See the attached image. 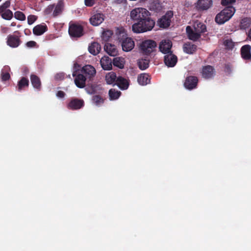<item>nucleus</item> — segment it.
<instances>
[{"label":"nucleus","instance_id":"obj_1","mask_svg":"<svg viewBox=\"0 0 251 251\" xmlns=\"http://www.w3.org/2000/svg\"><path fill=\"white\" fill-rule=\"evenodd\" d=\"M186 30L189 39L197 41L200 38L201 34L206 31V27L203 23L196 21L194 22L193 26H187Z\"/></svg>","mask_w":251,"mask_h":251},{"label":"nucleus","instance_id":"obj_2","mask_svg":"<svg viewBox=\"0 0 251 251\" xmlns=\"http://www.w3.org/2000/svg\"><path fill=\"white\" fill-rule=\"evenodd\" d=\"M154 25L155 21L149 16L134 23L132 26V29L134 33H143L151 30Z\"/></svg>","mask_w":251,"mask_h":251},{"label":"nucleus","instance_id":"obj_3","mask_svg":"<svg viewBox=\"0 0 251 251\" xmlns=\"http://www.w3.org/2000/svg\"><path fill=\"white\" fill-rule=\"evenodd\" d=\"M232 6H227L218 13L215 17V22L219 24H223L228 21L235 13Z\"/></svg>","mask_w":251,"mask_h":251},{"label":"nucleus","instance_id":"obj_4","mask_svg":"<svg viewBox=\"0 0 251 251\" xmlns=\"http://www.w3.org/2000/svg\"><path fill=\"white\" fill-rule=\"evenodd\" d=\"M149 16H150L149 11L146 8L142 7L135 8L130 13L131 19L138 22Z\"/></svg>","mask_w":251,"mask_h":251},{"label":"nucleus","instance_id":"obj_5","mask_svg":"<svg viewBox=\"0 0 251 251\" xmlns=\"http://www.w3.org/2000/svg\"><path fill=\"white\" fill-rule=\"evenodd\" d=\"M69 33L72 37H80L83 34V27L79 24L70 23L69 27Z\"/></svg>","mask_w":251,"mask_h":251},{"label":"nucleus","instance_id":"obj_6","mask_svg":"<svg viewBox=\"0 0 251 251\" xmlns=\"http://www.w3.org/2000/svg\"><path fill=\"white\" fill-rule=\"evenodd\" d=\"M156 46V43L154 41L148 40L143 41L140 45V49L145 54H149L153 51Z\"/></svg>","mask_w":251,"mask_h":251},{"label":"nucleus","instance_id":"obj_7","mask_svg":"<svg viewBox=\"0 0 251 251\" xmlns=\"http://www.w3.org/2000/svg\"><path fill=\"white\" fill-rule=\"evenodd\" d=\"M81 72L90 80L92 79L96 74V69L91 65L84 66L81 70Z\"/></svg>","mask_w":251,"mask_h":251},{"label":"nucleus","instance_id":"obj_8","mask_svg":"<svg viewBox=\"0 0 251 251\" xmlns=\"http://www.w3.org/2000/svg\"><path fill=\"white\" fill-rule=\"evenodd\" d=\"M73 76L75 77V83L77 87L78 88H82L85 86V81L88 79L85 75L82 74H80L77 72L76 71H74Z\"/></svg>","mask_w":251,"mask_h":251},{"label":"nucleus","instance_id":"obj_9","mask_svg":"<svg viewBox=\"0 0 251 251\" xmlns=\"http://www.w3.org/2000/svg\"><path fill=\"white\" fill-rule=\"evenodd\" d=\"M164 63L165 65L168 67H174L177 61V58L176 55L171 52L164 55Z\"/></svg>","mask_w":251,"mask_h":251},{"label":"nucleus","instance_id":"obj_10","mask_svg":"<svg viewBox=\"0 0 251 251\" xmlns=\"http://www.w3.org/2000/svg\"><path fill=\"white\" fill-rule=\"evenodd\" d=\"M172 47V42L169 40H162L159 45L160 51L165 55L172 52L171 48Z\"/></svg>","mask_w":251,"mask_h":251},{"label":"nucleus","instance_id":"obj_11","mask_svg":"<svg viewBox=\"0 0 251 251\" xmlns=\"http://www.w3.org/2000/svg\"><path fill=\"white\" fill-rule=\"evenodd\" d=\"M105 16L101 13H96L92 15L89 19L90 24L93 26H98L104 20Z\"/></svg>","mask_w":251,"mask_h":251},{"label":"nucleus","instance_id":"obj_12","mask_svg":"<svg viewBox=\"0 0 251 251\" xmlns=\"http://www.w3.org/2000/svg\"><path fill=\"white\" fill-rule=\"evenodd\" d=\"M173 16L172 12H168L165 15L163 16L158 21V25L163 28L168 27L170 25L171 18Z\"/></svg>","mask_w":251,"mask_h":251},{"label":"nucleus","instance_id":"obj_13","mask_svg":"<svg viewBox=\"0 0 251 251\" xmlns=\"http://www.w3.org/2000/svg\"><path fill=\"white\" fill-rule=\"evenodd\" d=\"M198 81L197 77L190 76L186 78L184 85L187 89L192 90L196 87Z\"/></svg>","mask_w":251,"mask_h":251},{"label":"nucleus","instance_id":"obj_14","mask_svg":"<svg viewBox=\"0 0 251 251\" xmlns=\"http://www.w3.org/2000/svg\"><path fill=\"white\" fill-rule=\"evenodd\" d=\"M134 42L131 38H126L122 43L123 50L125 51H129L134 47Z\"/></svg>","mask_w":251,"mask_h":251},{"label":"nucleus","instance_id":"obj_15","mask_svg":"<svg viewBox=\"0 0 251 251\" xmlns=\"http://www.w3.org/2000/svg\"><path fill=\"white\" fill-rule=\"evenodd\" d=\"M21 43L20 38L14 35H9L7 37V44L11 48H17Z\"/></svg>","mask_w":251,"mask_h":251},{"label":"nucleus","instance_id":"obj_16","mask_svg":"<svg viewBox=\"0 0 251 251\" xmlns=\"http://www.w3.org/2000/svg\"><path fill=\"white\" fill-rule=\"evenodd\" d=\"M212 5V0H199L196 6L200 10H205L209 9Z\"/></svg>","mask_w":251,"mask_h":251},{"label":"nucleus","instance_id":"obj_17","mask_svg":"<svg viewBox=\"0 0 251 251\" xmlns=\"http://www.w3.org/2000/svg\"><path fill=\"white\" fill-rule=\"evenodd\" d=\"M100 65L103 69L109 70L112 69V61L108 56H103L100 59Z\"/></svg>","mask_w":251,"mask_h":251},{"label":"nucleus","instance_id":"obj_18","mask_svg":"<svg viewBox=\"0 0 251 251\" xmlns=\"http://www.w3.org/2000/svg\"><path fill=\"white\" fill-rule=\"evenodd\" d=\"M83 105V101L82 100L76 99L72 100L68 104V107L73 110L78 109L81 108Z\"/></svg>","mask_w":251,"mask_h":251},{"label":"nucleus","instance_id":"obj_19","mask_svg":"<svg viewBox=\"0 0 251 251\" xmlns=\"http://www.w3.org/2000/svg\"><path fill=\"white\" fill-rule=\"evenodd\" d=\"M251 47L249 45L243 46L241 50V55L243 59L249 60L251 59Z\"/></svg>","mask_w":251,"mask_h":251},{"label":"nucleus","instance_id":"obj_20","mask_svg":"<svg viewBox=\"0 0 251 251\" xmlns=\"http://www.w3.org/2000/svg\"><path fill=\"white\" fill-rule=\"evenodd\" d=\"M214 72L213 67L211 66H206L203 68L202 75L206 79L210 78L214 76Z\"/></svg>","mask_w":251,"mask_h":251},{"label":"nucleus","instance_id":"obj_21","mask_svg":"<svg viewBox=\"0 0 251 251\" xmlns=\"http://www.w3.org/2000/svg\"><path fill=\"white\" fill-rule=\"evenodd\" d=\"M64 7V4L62 0H59L57 3L54 6V10L52 13L53 17H56L62 13Z\"/></svg>","mask_w":251,"mask_h":251},{"label":"nucleus","instance_id":"obj_22","mask_svg":"<svg viewBox=\"0 0 251 251\" xmlns=\"http://www.w3.org/2000/svg\"><path fill=\"white\" fill-rule=\"evenodd\" d=\"M104 50L111 56H115L118 54V50L115 45L107 43L104 46Z\"/></svg>","mask_w":251,"mask_h":251},{"label":"nucleus","instance_id":"obj_23","mask_svg":"<svg viewBox=\"0 0 251 251\" xmlns=\"http://www.w3.org/2000/svg\"><path fill=\"white\" fill-rule=\"evenodd\" d=\"M100 46L99 43L94 42L89 46L88 50L90 53L95 55L100 52Z\"/></svg>","mask_w":251,"mask_h":251},{"label":"nucleus","instance_id":"obj_24","mask_svg":"<svg viewBox=\"0 0 251 251\" xmlns=\"http://www.w3.org/2000/svg\"><path fill=\"white\" fill-rule=\"evenodd\" d=\"M30 80L33 87L38 90H40L41 89V83L39 77L36 75H30Z\"/></svg>","mask_w":251,"mask_h":251},{"label":"nucleus","instance_id":"obj_25","mask_svg":"<svg viewBox=\"0 0 251 251\" xmlns=\"http://www.w3.org/2000/svg\"><path fill=\"white\" fill-rule=\"evenodd\" d=\"M117 77L114 72H111L106 75L105 80L108 84H116Z\"/></svg>","mask_w":251,"mask_h":251},{"label":"nucleus","instance_id":"obj_26","mask_svg":"<svg viewBox=\"0 0 251 251\" xmlns=\"http://www.w3.org/2000/svg\"><path fill=\"white\" fill-rule=\"evenodd\" d=\"M47 27L45 25H38L33 29V33L36 35H41L47 30Z\"/></svg>","mask_w":251,"mask_h":251},{"label":"nucleus","instance_id":"obj_27","mask_svg":"<svg viewBox=\"0 0 251 251\" xmlns=\"http://www.w3.org/2000/svg\"><path fill=\"white\" fill-rule=\"evenodd\" d=\"M116 84L122 89H126L128 86V83L127 80L122 76L117 77Z\"/></svg>","mask_w":251,"mask_h":251},{"label":"nucleus","instance_id":"obj_28","mask_svg":"<svg viewBox=\"0 0 251 251\" xmlns=\"http://www.w3.org/2000/svg\"><path fill=\"white\" fill-rule=\"evenodd\" d=\"M138 82L140 85H147L150 82L149 75L147 74H143L140 75L138 77Z\"/></svg>","mask_w":251,"mask_h":251},{"label":"nucleus","instance_id":"obj_29","mask_svg":"<svg viewBox=\"0 0 251 251\" xmlns=\"http://www.w3.org/2000/svg\"><path fill=\"white\" fill-rule=\"evenodd\" d=\"M196 50V46L191 43H185L183 46V50L187 53H193Z\"/></svg>","mask_w":251,"mask_h":251},{"label":"nucleus","instance_id":"obj_30","mask_svg":"<svg viewBox=\"0 0 251 251\" xmlns=\"http://www.w3.org/2000/svg\"><path fill=\"white\" fill-rule=\"evenodd\" d=\"M9 67L8 66H5L1 70V77L2 81H6L8 80L10 75L8 71L9 70Z\"/></svg>","mask_w":251,"mask_h":251},{"label":"nucleus","instance_id":"obj_31","mask_svg":"<svg viewBox=\"0 0 251 251\" xmlns=\"http://www.w3.org/2000/svg\"><path fill=\"white\" fill-rule=\"evenodd\" d=\"M113 63L115 66L123 69L125 64L124 59L121 57H116L113 59Z\"/></svg>","mask_w":251,"mask_h":251},{"label":"nucleus","instance_id":"obj_32","mask_svg":"<svg viewBox=\"0 0 251 251\" xmlns=\"http://www.w3.org/2000/svg\"><path fill=\"white\" fill-rule=\"evenodd\" d=\"M29 85V81L28 79L25 77L22 78L19 81L18 84V90L21 91L25 87L28 86Z\"/></svg>","mask_w":251,"mask_h":251},{"label":"nucleus","instance_id":"obj_33","mask_svg":"<svg viewBox=\"0 0 251 251\" xmlns=\"http://www.w3.org/2000/svg\"><path fill=\"white\" fill-rule=\"evenodd\" d=\"M251 25V19L250 18H243L240 22V26L242 29H246Z\"/></svg>","mask_w":251,"mask_h":251},{"label":"nucleus","instance_id":"obj_34","mask_svg":"<svg viewBox=\"0 0 251 251\" xmlns=\"http://www.w3.org/2000/svg\"><path fill=\"white\" fill-rule=\"evenodd\" d=\"M149 60L147 59H139L138 62V64L139 68L141 70H144L146 69L149 67Z\"/></svg>","mask_w":251,"mask_h":251},{"label":"nucleus","instance_id":"obj_35","mask_svg":"<svg viewBox=\"0 0 251 251\" xmlns=\"http://www.w3.org/2000/svg\"><path fill=\"white\" fill-rule=\"evenodd\" d=\"M0 14H1V16L3 19L6 20H10L13 16V12L9 9Z\"/></svg>","mask_w":251,"mask_h":251},{"label":"nucleus","instance_id":"obj_36","mask_svg":"<svg viewBox=\"0 0 251 251\" xmlns=\"http://www.w3.org/2000/svg\"><path fill=\"white\" fill-rule=\"evenodd\" d=\"M121 92H119L118 91H116L114 89H110L109 91V95L110 100H116L117 99L120 95Z\"/></svg>","mask_w":251,"mask_h":251},{"label":"nucleus","instance_id":"obj_37","mask_svg":"<svg viewBox=\"0 0 251 251\" xmlns=\"http://www.w3.org/2000/svg\"><path fill=\"white\" fill-rule=\"evenodd\" d=\"M14 17L19 20L24 21L25 20V15L21 11H16L14 13Z\"/></svg>","mask_w":251,"mask_h":251},{"label":"nucleus","instance_id":"obj_38","mask_svg":"<svg viewBox=\"0 0 251 251\" xmlns=\"http://www.w3.org/2000/svg\"><path fill=\"white\" fill-rule=\"evenodd\" d=\"M93 102L96 105H100L103 102V100L100 96L96 95L93 97Z\"/></svg>","mask_w":251,"mask_h":251},{"label":"nucleus","instance_id":"obj_39","mask_svg":"<svg viewBox=\"0 0 251 251\" xmlns=\"http://www.w3.org/2000/svg\"><path fill=\"white\" fill-rule=\"evenodd\" d=\"M10 5V1L9 0L6 1L2 5L0 6V14L7 10L8 8Z\"/></svg>","mask_w":251,"mask_h":251},{"label":"nucleus","instance_id":"obj_40","mask_svg":"<svg viewBox=\"0 0 251 251\" xmlns=\"http://www.w3.org/2000/svg\"><path fill=\"white\" fill-rule=\"evenodd\" d=\"M54 5L51 4L49 5L45 10L44 12L46 14L49 15L51 13L53 10L54 9Z\"/></svg>","mask_w":251,"mask_h":251},{"label":"nucleus","instance_id":"obj_41","mask_svg":"<svg viewBox=\"0 0 251 251\" xmlns=\"http://www.w3.org/2000/svg\"><path fill=\"white\" fill-rule=\"evenodd\" d=\"M112 33L110 31L107 30L105 31L102 34V38L103 40L106 41L111 37Z\"/></svg>","mask_w":251,"mask_h":251},{"label":"nucleus","instance_id":"obj_42","mask_svg":"<svg viewBox=\"0 0 251 251\" xmlns=\"http://www.w3.org/2000/svg\"><path fill=\"white\" fill-rule=\"evenodd\" d=\"M224 45L229 49H231L234 46L233 42L230 40H226L225 41Z\"/></svg>","mask_w":251,"mask_h":251},{"label":"nucleus","instance_id":"obj_43","mask_svg":"<svg viewBox=\"0 0 251 251\" xmlns=\"http://www.w3.org/2000/svg\"><path fill=\"white\" fill-rule=\"evenodd\" d=\"M36 20V17L34 15H29L27 17V22L29 25H32Z\"/></svg>","mask_w":251,"mask_h":251},{"label":"nucleus","instance_id":"obj_44","mask_svg":"<svg viewBox=\"0 0 251 251\" xmlns=\"http://www.w3.org/2000/svg\"><path fill=\"white\" fill-rule=\"evenodd\" d=\"M235 0H222L221 3L224 5L232 4L234 2Z\"/></svg>","mask_w":251,"mask_h":251},{"label":"nucleus","instance_id":"obj_45","mask_svg":"<svg viewBox=\"0 0 251 251\" xmlns=\"http://www.w3.org/2000/svg\"><path fill=\"white\" fill-rule=\"evenodd\" d=\"M95 3V0H85V4L87 6H92Z\"/></svg>","mask_w":251,"mask_h":251},{"label":"nucleus","instance_id":"obj_46","mask_svg":"<svg viewBox=\"0 0 251 251\" xmlns=\"http://www.w3.org/2000/svg\"><path fill=\"white\" fill-rule=\"evenodd\" d=\"M36 44V43L35 41H30L29 42H27L26 44V45L28 48H32L35 46Z\"/></svg>","mask_w":251,"mask_h":251},{"label":"nucleus","instance_id":"obj_47","mask_svg":"<svg viewBox=\"0 0 251 251\" xmlns=\"http://www.w3.org/2000/svg\"><path fill=\"white\" fill-rule=\"evenodd\" d=\"M65 95V93L62 91H58L56 93V96L59 98H63Z\"/></svg>","mask_w":251,"mask_h":251},{"label":"nucleus","instance_id":"obj_48","mask_svg":"<svg viewBox=\"0 0 251 251\" xmlns=\"http://www.w3.org/2000/svg\"><path fill=\"white\" fill-rule=\"evenodd\" d=\"M9 30V28L7 27H2L1 28V32L4 33H7Z\"/></svg>","mask_w":251,"mask_h":251},{"label":"nucleus","instance_id":"obj_49","mask_svg":"<svg viewBox=\"0 0 251 251\" xmlns=\"http://www.w3.org/2000/svg\"><path fill=\"white\" fill-rule=\"evenodd\" d=\"M63 78V75L62 74H57L56 75H55V78L56 79H61Z\"/></svg>","mask_w":251,"mask_h":251},{"label":"nucleus","instance_id":"obj_50","mask_svg":"<svg viewBox=\"0 0 251 251\" xmlns=\"http://www.w3.org/2000/svg\"><path fill=\"white\" fill-rule=\"evenodd\" d=\"M126 0H115V2L116 3H122L126 1Z\"/></svg>","mask_w":251,"mask_h":251},{"label":"nucleus","instance_id":"obj_51","mask_svg":"<svg viewBox=\"0 0 251 251\" xmlns=\"http://www.w3.org/2000/svg\"><path fill=\"white\" fill-rule=\"evenodd\" d=\"M248 37H249V39L251 40V28L249 31Z\"/></svg>","mask_w":251,"mask_h":251},{"label":"nucleus","instance_id":"obj_52","mask_svg":"<svg viewBox=\"0 0 251 251\" xmlns=\"http://www.w3.org/2000/svg\"><path fill=\"white\" fill-rule=\"evenodd\" d=\"M16 25V23H14V22H12L11 24V26H15Z\"/></svg>","mask_w":251,"mask_h":251},{"label":"nucleus","instance_id":"obj_53","mask_svg":"<svg viewBox=\"0 0 251 251\" xmlns=\"http://www.w3.org/2000/svg\"><path fill=\"white\" fill-rule=\"evenodd\" d=\"M2 0H0V1H1Z\"/></svg>","mask_w":251,"mask_h":251}]
</instances>
